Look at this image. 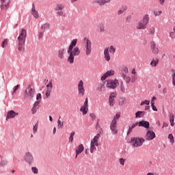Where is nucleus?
Returning a JSON list of instances; mask_svg holds the SVG:
<instances>
[{
    "label": "nucleus",
    "instance_id": "f257e3e1",
    "mask_svg": "<svg viewBox=\"0 0 175 175\" xmlns=\"http://www.w3.org/2000/svg\"><path fill=\"white\" fill-rule=\"evenodd\" d=\"M25 40H27V30L23 29L17 40L18 51H24V50H25L24 47V46H25Z\"/></svg>",
    "mask_w": 175,
    "mask_h": 175
},
{
    "label": "nucleus",
    "instance_id": "f03ea898",
    "mask_svg": "<svg viewBox=\"0 0 175 175\" xmlns=\"http://www.w3.org/2000/svg\"><path fill=\"white\" fill-rule=\"evenodd\" d=\"M148 23H150V15L146 14L144 16L142 20L138 22L137 25V29H146Z\"/></svg>",
    "mask_w": 175,
    "mask_h": 175
},
{
    "label": "nucleus",
    "instance_id": "7ed1b4c3",
    "mask_svg": "<svg viewBox=\"0 0 175 175\" xmlns=\"http://www.w3.org/2000/svg\"><path fill=\"white\" fill-rule=\"evenodd\" d=\"M100 133H102V131H100L98 133L96 134V136L91 140L90 142V152L91 154L94 153V151L96 150V147L99 146V142L98 140L100 138Z\"/></svg>",
    "mask_w": 175,
    "mask_h": 175
},
{
    "label": "nucleus",
    "instance_id": "20e7f679",
    "mask_svg": "<svg viewBox=\"0 0 175 175\" xmlns=\"http://www.w3.org/2000/svg\"><path fill=\"white\" fill-rule=\"evenodd\" d=\"M67 52L70 54V56L68 58V62H69V64H73L75 57L80 55V49H79L78 46H76L74 49L72 48L71 51H69L68 49Z\"/></svg>",
    "mask_w": 175,
    "mask_h": 175
},
{
    "label": "nucleus",
    "instance_id": "39448f33",
    "mask_svg": "<svg viewBox=\"0 0 175 175\" xmlns=\"http://www.w3.org/2000/svg\"><path fill=\"white\" fill-rule=\"evenodd\" d=\"M120 117L121 114L116 113L111 122L110 129L112 132V135H117L118 133V130L117 129V120H120Z\"/></svg>",
    "mask_w": 175,
    "mask_h": 175
},
{
    "label": "nucleus",
    "instance_id": "423d86ee",
    "mask_svg": "<svg viewBox=\"0 0 175 175\" xmlns=\"http://www.w3.org/2000/svg\"><path fill=\"white\" fill-rule=\"evenodd\" d=\"M83 44H85V54L86 57L91 55L92 53V42L88 38L83 39Z\"/></svg>",
    "mask_w": 175,
    "mask_h": 175
},
{
    "label": "nucleus",
    "instance_id": "0eeeda50",
    "mask_svg": "<svg viewBox=\"0 0 175 175\" xmlns=\"http://www.w3.org/2000/svg\"><path fill=\"white\" fill-rule=\"evenodd\" d=\"M144 142H146L144 138L133 137L131 139V144L133 148H138V147H142V146H143Z\"/></svg>",
    "mask_w": 175,
    "mask_h": 175
},
{
    "label": "nucleus",
    "instance_id": "6e6552de",
    "mask_svg": "<svg viewBox=\"0 0 175 175\" xmlns=\"http://www.w3.org/2000/svg\"><path fill=\"white\" fill-rule=\"evenodd\" d=\"M64 9H65V5L61 3H57L55 6V12H56V14L59 16L65 17Z\"/></svg>",
    "mask_w": 175,
    "mask_h": 175
},
{
    "label": "nucleus",
    "instance_id": "1a4fd4ad",
    "mask_svg": "<svg viewBox=\"0 0 175 175\" xmlns=\"http://www.w3.org/2000/svg\"><path fill=\"white\" fill-rule=\"evenodd\" d=\"M107 84L106 87L107 88H110L111 90H116L120 83L118 82V80L115 79H108L106 81Z\"/></svg>",
    "mask_w": 175,
    "mask_h": 175
},
{
    "label": "nucleus",
    "instance_id": "9d476101",
    "mask_svg": "<svg viewBox=\"0 0 175 175\" xmlns=\"http://www.w3.org/2000/svg\"><path fill=\"white\" fill-rule=\"evenodd\" d=\"M35 96V89L31 88V85H29L25 90V98H30L32 99Z\"/></svg>",
    "mask_w": 175,
    "mask_h": 175
},
{
    "label": "nucleus",
    "instance_id": "9b49d317",
    "mask_svg": "<svg viewBox=\"0 0 175 175\" xmlns=\"http://www.w3.org/2000/svg\"><path fill=\"white\" fill-rule=\"evenodd\" d=\"M78 94L79 96H84V94H85V90L84 89V82L81 80L78 84Z\"/></svg>",
    "mask_w": 175,
    "mask_h": 175
},
{
    "label": "nucleus",
    "instance_id": "f8f14e48",
    "mask_svg": "<svg viewBox=\"0 0 175 175\" xmlns=\"http://www.w3.org/2000/svg\"><path fill=\"white\" fill-rule=\"evenodd\" d=\"M150 50L154 55H158V54H159V48H158L154 41L150 42Z\"/></svg>",
    "mask_w": 175,
    "mask_h": 175
},
{
    "label": "nucleus",
    "instance_id": "ddd939ff",
    "mask_svg": "<svg viewBox=\"0 0 175 175\" xmlns=\"http://www.w3.org/2000/svg\"><path fill=\"white\" fill-rule=\"evenodd\" d=\"M80 111H81L83 116H85L88 113V98H85L83 105L80 109Z\"/></svg>",
    "mask_w": 175,
    "mask_h": 175
},
{
    "label": "nucleus",
    "instance_id": "4468645a",
    "mask_svg": "<svg viewBox=\"0 0 175 175\" xmlns=\"http://www.w3.org/2000/svg\"><path fill=\"white\" fill-rule=\"evenodd\" d=\"M1 10H8L9 9V6H10V1L9 0H1Z\"/></svg>",
    "mask_w": 175,
    "mask_h": 175
},
{
    "label": "nucleus",
    "instance_id": "2eb2a0df",
    "mask_svg": "<svg viewBox=\"0 0 175 175\" xmlns=\"http://www.w3.org/2000/svg\"><path fill=\"white\" fill-rule=\"evenodd\" d=\"M17 116H18V113L13 111V110H10L7 113V116H6V121H8L9 120H10V118H14L15 117H17Z\"/></svg>",
    "mask_w": 175,
    "mask_h": 175
},
{
    "label": "nucleus",
    "instance_id": "dca6fc26",
    "mask_svg": "<svg viewBox=\"0 0 175 175\" xmlns=\"http://www.w3.org/2000/svg\"><path fill=\"white\" fill-rule=\"evenodd\" d=\"M25 161L27 162V163H29V165H31V163L33 162V156H32V154H31V152H26L25 156Z\"/></svg>",
    "mask_w": 175,
    "mask_h": 175
},
{
    "label": "nucleus",
    "instance_id": "f3484780",
    "mask_svg": "<svg viewBox=\"0 0 175 175\" xmlns=\"http://www.w3.org/2000/svg\"><path fill=\"white\" fill-rule=\"evenodd\" d=\"M117 98V93L112 92L109 95V103L110 106H114V104L116 103V101H114V99Z\"/></svg>",
    "mask_w": 175,
    "mask_h": 175
},
{
    "label": "nucleus",
    "instance_id": "a211bd4d",
    "mask_svg": "<svg viewBox=\"0 0 175 175\" xmlns=\"http://www.w3.org/2000/svg\"><path fill=\"white\" fill-rule=\"evenodd\" d=\"M53 90V81H49V83L46 85V96L49 98L50 96V94H51V90Z\"/></svg>",
    "mask_w": 175,
    "mask_h": 175
},
{
    "label": "nucleus",
    "instance_id": "6ab92c4d",
    "mask_svg": "<svg viewBox=\"0 0 175 175\" xmlns=\"http://www.w3.org/2000/svg\"><path fill=\"white\" fill-rule=\"evenodd\" d=\"M146 140H153L155 139V133L152 131H148L146 135Z\"/></svg>",
    "mask_w": 175,
    "mask_h": 175
},
{
    "label": "nucleus",
    "instance_id": "aec40b11",
    "mask_svg": "<svg viewBox=\"0 0 175 175\" xmlns=\"http://www.w3.org/2000/svg\"><path fill=\"white\" fill-rule=\"evenodd\" d=\"M114 73H115V72L113 70L107 71L105 74H104L101 77L102 81L106 80V79H107V77H110V76H114Z\"/></svg>",
    "mask_w": 175,
    "mask_h": 175
},
{
    "label": "nucleus",
    "instance_id": "412c9836",
    "mask_svg": "<svg viewBox=\"0 0 175 175\" xmlns=\"http://www.w3.org/2000/svg\"><path fill=\"white\" fill-rule=\"evenodd\" d=\"M84 151V146L83 144H79L75 150L76 156L75 158H77L78 155H80Z\"/></svg>",
    "mask_w": 175,
    "mask_h": 175
},
{
    "label": "nucleus",
    "instance_id": "4be33fe9",
    "mask_svg": "<svg viewBox=\"0 0 175 175\" xmlns=\"http://www.w3.org/2000/svg\"><path fill=\"white\" fill-rule=\"evenodd\" d=\"M104 58L105 61H110V53H109V47L104 49Z\"/></svg>",
    "mask_w": 175,
    "mask_h": 175
},
{
    "label": "nucleus",
    "instance_id": "5701e85b",
    "mask_svg": "<svg viewBox=\"0 0 175 175\" xmlns=\"http://www.w3.org/2000/svg\"><path fill=\"white\" fill-rule=\"evenodd\" d=\"M31 14L33 16V17H35L36 18H39V13L38 12V11L36 10V9L35 8V4L33 3L32 4V8H31Z\"/></svg>",
    "mask_w": 175,
    "mask_h": 175
},
{
    "label": "nucleus",
    "instance_id": "b1692460",
    "mask_svg": "<svg viewBox=\"0 0 175 175\" xmlns=\"http://www.w3.org/2000/svg\"><path fill=\"white\" fill-rule=\"evenodd\" d=\"M111 0H95L96 3H98L100 6H104L106 3H110Z\"/></svg>",
    "mask_w": 175,
    "mask_h": 175
},
{
    "label": "nucleus",
    "instance_id": "393cba45",
    "mask_svg": "<svg viewBox=\"0 0 175 175\" xmlns=\"http://www.w3.org/2000/svg\"><path fill=\"white\" fill-rule=\"evenodd\" d=\"M139 126H144V128H150V122L147 121H140L139 122Z\"/></svg>",
    "mask_w": 175,
    "mask_h": 175
},
{
    "label": "nucleus",
    "instance_id": "a878e982",
    "mask_svg": "<svg viewBox=\"0 0 175 175\" xmlns=\"http://www.w3.org/2000/svg\"><path fill=\"white\" fill-rule=\"evenodd\" d=\"M76 44H77V39L72 40L68 47L69 51H72L73 48L75 47Z\"/></svg>",
    "mask_w": 175,
    "mask_h": 175
},
{
    "label": "nucleus",
    "instance_id": "bb28decb",
    "mask_svg": "<svg viewBox=\"0 0 175 175\" xmlns=\"http://www.w3.org/2000/svg\"><path fill=\"white\" fill-rule=\"evenodd\" d=\"M158 64H159V59H153L152 61L150 62V66H152V68H155Z\"/></svg>",
    "mask_w": 175,
    "mask_h": 175
},
{
    "label": "nucleus",
    "instance_id": "cd10ccee",
    "mask_svg": "<svg viewBox=\"0 0 175 175\" xmlns=\"http://www.w3.org/2000/svg\"><path fill=\"white\" fill-rule=\"evenodd\" d=\"M120 92L122 94H125L126 92V86L124 85V82H121L120 86Z\"/></svg>",
    "mask_w": 175,
    "mask_h": 175
},
{
    "label": "nucleus",
    "instance_id": "c85d7f7f",
    "mask_svg": "<svg viewBox=\"0 0 175 175\" xmlns=\"http://www.w3.org/2000/svg\"><path fill=\"white\" fill-rule=\"evenodd\" d=\"M122 77L124 79V80H125L127 84H129V83H131V77L125 75L124 73H122Z\"/></svg>",
    "mask_w": 175,
    "mask_h": 175
},
{
    "label": "nucleus",
    "instance_id": "c756f323",
    "mask_svg": "<svg viewBox=\"0 0 175 175\" xmlns=\"http://www.w3.org/2000/svg\"><path fill=\"white\" fill-rule=\"evenodd\" d=\"M49 28H50V24L44 23L43 25H42L40 29H41V31H42V32H44V31H46V29H49Z\"/></svg>",
    "mask_w": 175,
    "mask_h": 175
},
{
    "label": "nucleus",
    "instance_id": "7c9ffc66",
    "mask_svg": "<svg viewBox=\"0 0 175 175\" xmlns=\"http://www.w3.org/2000/svg\"><path fill=\"white\" fill-rule=\"evenodd\" d=\"M126 9H128V8L126 5L122 6L121 8L118 11V16H120V14L125 12Z\"/></svg>",
    "mask_w": 175,
    "mask_h": 175
},
{
    "label": "nucleus",
    "instance_id": "2f4dec72",
    "mask_svg": "<svg viewBox=\"0 0 175 175\" xmlns=\"http://www.w3.org/2000/svg\"><path fill=\"white\" fill-rule=\"evenodd\" d=\"M170 122L171 124V126H174V115L171 114L170 116Z\"/></svg>",
    "mask_w": 175,
    "mask_h": 175
},
{
    "label": "nucleus",
    "instance_id": "473e14b6",
    "mask_svg": "<svg viewBox=\"0 0 175 175\" xmlns=\"http://www.w3.org/2000/svg\"><path fill=\"white\" fill-rule=\"evenodd\" d=\"M9 43V40L8 39H4L1 43V47L2 49H5L6 46H8V44Z\"/></svg>",
    "mask_w": 175,
    "mask_h": 175
},
{
    "label": "nucleus",
    "instance_id": "72a5a7b5",
    "mask_svg": "<svg viewBox=\"0 0 175 175\" xmlns=\"http://www.w3.org/2000/svg\"><path fill=\"white\" fill-rule=\"evenodd\" d=\"M103 88H105V83H101L98 85L97 88V91H99V92H102Z\"/></svg>",
    "mask_w": 175,
    "mask_h": 175
},
{
    "label": "nucleus",
    "instance_id": "f704fd0d",
    "mask_svg": "<svg viewBox=\"0 0 175 175\" xmlns=\"http://www.w3.org/2000/svg\"><path fill=\"white\" fill-rule=\"evenodd\" d=\"M61 117L59 118V120H57V128L59 129L61 128H63L64 126V122L61 121Z\"/></svg>",
    "mask_w": 175,
    "mask_h": 175
},
{
    "label": "nucleus",
    "instance_id": "c9c22d12",
    "mask_svg": "<svg viewBox=\"0 0 175 175\" xmlns=\"http://www.w3.org/2000/svg\"><path fill=\"white\" fill-rule=\"evenodd\" d=\"M137 126V123H135L133 124H132L131 126H129V131L127 133V135H129V133H131V132H132V130L135 127Z\"/></svg>",
    "mask_w": 175,
    "mask_h": 175
},
{
    "label": "nucleus",
    "instance_id": "e433bc0d",
    "mask_svg": "<svg viewBox=\"0 0 175 175\" xmlns=\"http://www.w3.org/2000/svg\"><path fill=\"white\" fill-rule=\"evenodd\" d=\"M98 31L101 33H103L105 32V25L104 24H102L100 23L99 25H98Z\"/></svg>",
    "mask_w": 175,
    "mask_h": 175
},
{
    "label": "nucleus",
    "instance_id": "4c0bfd02",
    "mask_svg": "<svg viewBox=\"0 0 175 175\" xmlns=\"http://www.w3.org/2000/svg\"><path fill=\"white\" fill-rule=\"evenodd\" d=\"M109 53L112 54V55H114V53H116V47H114L113 45H111L109 48Z\"/></svg>",
    "mask_w": 175,
    "mask_h": 175
},
{
    "label": "nucleus",
    "instance_id": "58836bf2",
    "mask_svg": "<svg viewBox=\"0 0 175 175\" xmlns=\"http://www.w3.org/2000/svg\"><path fill=\"white\" fill-rule=\"evenodd\" d=\"M65 49H61L59 51V57L64 58V55L65 54Z\"/></svg>",
    "mask_w": 175,
    "mask_h": 175
},
{
    "label": "nucleus",
    "instance_id": "ea45409f",
    "mask_svg": "<svg viewBox=\"0 0 175 175\" xmlns=\"http://www.w3.org/2000/svg\"><path fill=\"white\" fill-rule=\"evenodd\" d=\"M126 99L125 98H121L119 100V105L120 106H122L124 103H125Z\"/></svg>",
    "mask_w": 175,
    "mask_h": 175
},
{
    "label": "nucleus",
    "instance_id": "a19ab883",
    "mask_svg": "<svg viewBox=\"0 0 175 175\" xmlns=\"http://www.w3.org/2000/svg\"><path fill=\"white\" fill-rule=\"evenodd\" d=\"M168 139L170 140V143H174V137L173 136V134H169Z\"/></svg>",
    "mask_w": 175,
    "mask_h": 175
},
{
    "label": "nucleus",
    "instance_id": "79ce46f5",
    "mask_svg": "<svg viewBox=\"0 0 175 175\" xmlns=\"http://www.w3.org/2000/svg\"><path fill=\"white\" fill-rule=\"evenodd\" d=\"M153 14L154 16H155V17L158 16H161L162 14V11L159 10V11H154L153 12Z\"/></svg>",
    "mask_w": 175,
    "mask_h": 175
},
{
    "label": "nucleus",
    "instance_id": "37998d69",
    "mask_svg": "<svg viewBox=\"0 0 175 175\" xmlns=\"http://www.w3.org/2000/svg\"><path fill=\"white\" fill-rule=\"evenodd\" d=\"M140 105L141 106H144V105H147L148 106V105H150V100H145L144 101H142Z\"/></svg>",
    "mask_w": 175,
    "mask_h": 175
},
{
    "label": "nucleus",
    "instance_id": "c03bdc74",
    "mask_svg": "<svg viewBox=\"0 0 175 175\" xmlns=\"http://www.w3.org/2000/svg\"><path fill=\"white\" fill-rule=\"evenodd\" d=\"M8 165V161L4 160L0 162V166H6Z\"/></svg>",
    "mask_w": 175,
    "mask_h": 175
},
{
    "label": "nucleus",
    "instance_id": "a18cd8bd",
    "mask_svg": "<svg viewBox=\"0 0 175 175\" xmlns=\"http://www.w3.org/2000/svg\"><path fill=\"white\" fill-rule=\"evenodd\" d=\"M20 88V85H16L15 87L13 88V94H16V91Z\"/></svg>",
    "mask_w": 175,
    "mask_h": 175
},
{
    "label": "nucleus",
    "instance_id": "49530a36",
    "mask_svg": "<svg viewBox=\"0 0 175 175\" xmlns=\"http://www.w3.org/2000/svg\"><path fill=\"white\" fill-rule=\"evenodd\" d=\"M31 171L33 172V173H34L35 174H38V168H36V167H31Z\"/></svg>",
    "mask_w": 175,
    "mask_h": 175
},
{
    "label": "nucleus",
    "instance_id": "de8ad7c7",
    "mask_svg": "<svg viewBox=\"0 0 175 175\" xmlns=\"http://www.w3.org/2000/svg\"><path fill=\"white\" fill-rule=\"evenodd\" d=\"M119 162L120 165H122V166H124V165H125V159H124L123 158L120 159Z\"/></svg>",
    "mask_w": 175,
    "mask_h": 175
},
{
    "label": "nucleus",
    "instance_id": "09e8293b",
    "mask_svg": "<svg viewBox=\"0 0 175 175\" xmlns=\"http://www.w3.org/2000/svg\"><path fill=\"white\" fill-rule=\"evenodd\" d=\"M142 114H143V111H137L135 113V118H137L139 117H140V116H142Z\"/></svg>",
    "mask_w": 175,
    "mask_h": 175
},
{
    "label": "nucleus",
    "instance_id": "8fccbe9b",
    "mask_svg": "<svg viewBox=\"0 0 175 175\" xmlns=\"http://www.w3.org/2000/svg\"><path fill=\"white\" fill-rule=\"evenodd\" d=\"M90 117H91L92 121H95V120H96V116L94 113H90Z\"/></svg>",
    "mask_w": 175,
    "mask_h": 175
},
{
    "label": "nucleus",
    "instance_id": "3c124183",
    "mask_svg": "<svg viewBox=\"0 0 175 175\" xmlns=\"http://www.w3.org/2000/svg\"><path fill=\"white\" fill-rule=\"evenodd\" d=\"M33 131L34 133H36V132H37V131H38V124H36L33 126Z\"/></svg>",
    "mask_w": 175,
    "mask_h": 175
},
{
    "label": "nucleus",
    "instance_id": "603ef678",
    "mask_svg": "<svg viewBox=\"0 0 175 175\" xmlns=\"http://www.w3.org/2000/svg\"><path fill=\"white\" fill-rule=\"evenodd\" d=\"M43 38V31H40L38 33V39H42Z\"/></svg>",
    "mask_w": 175,
    "mask_h": 175
},
{
    "label": "nucleus",
    "instance_id": "864d4df0",
    "mask_svg": "<svg viewBox=\"0 0 175 175\" xmlns=\"http://www.w3.org/2000/svg\"><path fill=\"white\" fill-rule=\"evenodd\" d=\"M157 100V97L153 96L151 100V105H155V100Z\"/></svg>",
    "mask_w": 175,
    "mask_h": 175
},
{
    "label": "nucleus",
    "instance_id": "5fc2aeb1",
    "mask_svg": "<svg viewBox=\"0 0 175 175\" xmlns=\"http://www.w3.org/2000/svg\"><path fill=\"white\" fill-rule=\"evenodd\" d=\"M152 109L154 111H158V109L155 107V104L151 105Z\"/></svg>",
    "mask_w": 175,
    "mask_h": 175
},
{
    "label": "nucleus",
    "instance_id": "6e6d98bb",
    "mask_svg": "<svg viewBox=\"0 0 175 175\" xmlns=\"http://www.w3.org/2000/svg\"><path fill=\"white\" fill-rule=\"evenodd\" d=\"M174 31L173 32V31H171L170 33V38H172V39H174V38H175V35H174Z\"/></svg>",
    "mask_w": 175,
    "mask_h": 175
},
{
    "label": "nucleus",
    "instance_id": "4d7b16f0",
    "mask_svg": "<svg viewBox=\"0 0 175 175\" xmlns=\"http://www.w3.org/2000/svg\"><path fill=\"white\" fill-rule=\"evenodd\" d=\"M36 110H38V108L36 107H33V108L31 109L32 113L35 114V113H36Z\"/></svg>",
    "mask_w": 175,
    "mask_h": 175
},
{
    "label": "nucleus",
    "instance_id": "13d9d810",
    "mask_svg": "<svg viewBox=\"0 0 175 175\" xmlns=\"http://www.w3.org/2000/svg\"><path fill=\"white\" fill-rule=\"evenodd\" d=\"M172 80L175 79V70H172Z\"/></svg>",
    "mask_w": 175,
    "mask_h": 175
},
{
    "label": "nucleus",
    "instance_id": "bf43d9fd",
    "mask_svg": "<svg viewBox=\"0 0 175 175\" xmlns=\"http://www.w3.org/2000/svg\"><path fill=\"white\" fill-rule=\"evenodd\" d=\"M149 33H150L151 35H154V33H155V29H151L149 31Z\"/></svg>",
    "mask_w": 175,
    "mask_h": 175
},
{
    "label": "nucleus",
    "instance_id": "052dcab7",
    "mask_svg": "<svg viewBox=\"0 0 175 175\" xmlns=\"http://www.w3.org/2000/svg\"><path fill=\"white\" fill-rule=\"evenodd\" d=\"M36 99L37 100H39V99H42V94H40V93L37 94Z\"/></svg>",
    "mask_w": 175,
    "mask_h": 175
},
{
    "label": "nucleus",
    "instance_id": "680f3d73",
    "mask_svg": "<svg viewBox=\"0 0 175 175\" xmlns=\"http://www.w3.org/2000/svg\"><path fill=\"white\" fill-rule=\"evenodd\" d=\"M39 103H40V102L36 101V102L34 103L33 107H36V108L38 109V106H39Z\"/></svg>",
    "mask_w": 175,
    "mask_h": 175
},
{
    "label": "nucleus",
    "instance_id": "e2e57ef3",
    "mask_svg": "<svg viewBox=\"0 0 175 175\" xmlns=\"http://www.w3.org/2000/svg\"><path fill=\"white\" fill-rule=\"evenodd\" d=\"M131 16H128L126 18V21H127V23H129V21H131Z\"/></svg>",
    "mask_w": 175,
    "mask_h": 175
},
{
    "label": "nucleus",
    "instance_id": "0e129e2a",
    "mask_svg": "<svg viewBox=\"0 0 175 175\" xmlns=\"http://www.w3.org/2000/svg\"><path fill=\"white\" fill-rule=\"evenodd\" d=\"M123 72H124V73H128V68H126V67L124 68H123Z\"/></svg>",
    "mask_w": 175,
    "mask_h": 175
},
{
    "label": "nucleus",
    "instance_id": "69168bd1",
    "mask_svg": "<svg viewBox=\"0 0 175 175\" xmlns=\"http://www.w3.org/2000/svg\"><path fill=\"white\" fill-rule=\"evenodd\" d=\"M73 142V137H69V143H72Z\"/></svg>",
    "mask_w": 175,
    "mask_h": 175
},
{
    "label": "nucleus",
    "instance_id": "338daca9",
    "mask_svg": "<svg viewBox=\"0 0 175 175\" xmlns=\"http://www.w3.org/2000/svg\"><path fill=\"white\" fill-rule=\"evenodd\" d=\"M160 5H163L165 3V0H159Z\"/></svg>",
    "mask_w": 175,
    "mask_h": 175
},
{
    "label": "nucleus",
    "instance_id": "774afa93",
    "mask_svg": "<svg viewBox=\"0 0 175 175\" xmlns=\"http://www.w3.org/2000/svg\"><path fill=\"white\" fill-rule=\"evenodd\" d=\"M167 92V89L164 88V89L163 90V94H166Z\"/></svg>",
    "mask_w": 175,
    "mask_h": 175
}]
</instances>
